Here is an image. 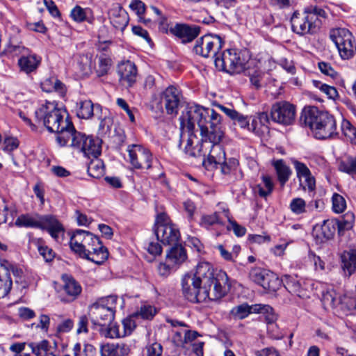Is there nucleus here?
Masks as SVG:
<instances>
[{"label":"nucleus","mask_w":356,"mask_h":356,"mask_svg":"<svg viewBox=\"0 0 356 356\" xmlns=\"http://www.w3.org/2000/svg\"><path fill=\"white\" fill-rule=\"evenodd\" d=\"M179 121V147L186 143L184 153L192 157L204 158L207 155V162L220 165L222 172L228 174L230 168L220 145L224 136L221 115L212 108L188 104L182 111Z\"/></svg>","instance_id":"obj_1"},{"label":"nucleus","mask_w":356,"mask_h":356,"mask_svg":"<svg viewBox=\"0 0 356 356\" xmlns=\"http://www.w3.org/2000/svg\"><path fill=\"white\" fill-rule=\"evenodd\" d=\"M35 116L49 132L56 134V140L60 147L67 146L74 126L66 110L58 108L55 102H46L35 111Z\"/></svg>","instance_id":"obj_2"},{"label":"nucleus","mask_w":356,"mask_h":356,"mask_svg":"<svg viewBox=\"0 0 356 356\" xmlns=\"http://www.w3.org/2000/svg\"><path fill=\"white\" fill-rule=\"evenodd\" d=\"M302 118L316 139L327 140L339 135L336 120L328 112L320 111L316 106H310L304 108Z\"/></svg>","instance_id":"obj_3"},{"label":"nucleus","mask_w":356,"mask_h":356,"mask_svg":"<svg viewBox=\"0 0 356 356\" xmlns=\"http://www.w3.org/2000/svg\"><path fill=\"white\" fill-rule=\"evenodd\" d=\"M193 275L211 289L213 300L220 299L229 290L230 284L227 273L222 270L215 271L209 262L200 261L195 271L193 272Z\"/></svg>","instance_id":"obj_4"},{"label":"nucleus","mask_w":356,"mask_h":356,"mask_svg":"<svg viewBox=\"0 0 356 356\" xmlns=\"http://www.w3.org/2000/svg\"><path fill=\"white\" fill-rule=\"evenodd\" d=\"M322 302L330 306L338 315H353L356 311V296L350 292L337 291L332 286L323 290Z\"/></svg>","instance_id":"obj_5"},{"label":"nucleus","mask_w":356,"mask_h":356,"mask_svg":"<svg viewBox=\"0 0 356 356\" xmlns=\"http://www.w3.org/2000/svg\"><path fill=\"white\" fill-rule=\"evenodd\" d=\"M250 58L247 49H228L222 52L220 57L215 58V65L220 70L229 74L241 73L245 69Z\"/></svg>","instance_id":"obj_6"},{"label":"nucleus","mask_w":356,"mask_h":356,"mask_svg":"<svg viewBox=\"0 0 356 356\" xmlns=\"http://www.w3.org/2000/svg\"><path fill=\"white\" fill-rule=\"evenodd\" d=\"M181 291L184 297L192 303H201L207 300L211 299L212 291L207 286L203 284L193 272H188L184 275L181 279Z\"/></svg>","instance_id":"obj_7"},{"label":"nucleus","mask_w":356,"mask_h":356,"mask_svg":"<svg viewBox=\"0 0 356 356\" xmlns=\"http://www.w3.org/2000/svg\"><path fill=\"white\" fill-rule=\"evenodd\" d=\"M72 134V136L69 137L68 146L82 152L88 158H97L101 154L102 141L99 138L88 136L76 131L75 128Z\"/></svg>","instance_id":"obj_8"},{"label":"nucleus","mask_w":356,"mask_h":356,"mask_svg":"<svg viewBox=\"0 0 356 356\" xmlns=\"http://www.w3.org/2000/svg\"><path fill=\"white\" fill-rule=\"evenodd\" d=\"M154 232L156 236V240L163 245H177L181 238L177 226L172 223L168 216L163 212L156 216Z\"/></svg>","instance_id":"obj_9"},{"label":"nucleus","mask_w":356,"mask_h":356,"mask_svg":"<svg viewBox=\"0 0 356 356\" xmlns=\"http://www.w3.org/2000/svg\"><path fill=\"white\" fill-rule=\"evenodd\" d=\"M121 156L133 169H149L152 165L153 155L150 150L140 144H130Z\"/></svg>","instance_id":"obj_10"},{"label":"nucleus","mask_w":356,"mask_h":356,"mask_svg":"<svg viewBox=\"0 0 356 356\" xmlns=\"http://www.w3.org/2000/svg\"><path fill=\"white\" fill-rule=\"evenodd\" d=\"M108 298L110 296L102 298L90 307V312L96 318L92 322L100 327L99 333L106 338H111V318H109L111 308L106 302Z\"/></svg>","instance_id":"obj_11"},{"label":"nucleus","mask_w":356,"mask_h":356,"mask_svg":"<svg viewBox=\"0 0 356 356\" xmlns=\"http://www.w3.org/2000/svg\"><path fill=\"white\" fill-rule=\"evenodd\" d=\"M330 37L337 47L343 60L352 58L356 52V44L352 33L346 29H332Z\"/></svg>","instance_id":"obj_12"},{"label":"nucleus","mask_w":356,"mask_h":356,"mask_svg":"<svg viewBox=\"0 0 356 356\" xmlns=\"http://www.w3.org/2000/svg\"><path fill=\"white\" fill-rule=\"evenodd\" d=\"M224 42L220 36L213 34H205L199 38L193 47L195 54L204 58L213 55L216 58L218 52L223 47Z\"/></svg>","instance_id":"obj_13"},{"label":"nucleus","mask_w":356,"mask_h":356,"mask_svg":"<svg viewBox=\"0 0 356 356\" xmlns=\"http://www.w3.org/2000/svg\"><path fill=\"white\" fill-rule=\"evenodd\" d=\"M230 313L234 318L241 320L245 318L252 313L266 314V320L268 323H273L277 319L273 309L268 305L255 304L249 305L244 303L233 307Z\"/></svg>","instance_id":"obj_14"},{"label":"nucleus","mask_w":356,"mask_h":356,"mask_svg":"<svg viewBox=\"0 0 356 356\" xmlns=\"http://www.w3.org/2000/svg\"><path fill=\"white\" fill-rule=\"evenodd\" d=\"M249 276L254 282L269 293L277 291L281 286L277 275L266 269L254 268L250 271Z\"/></svg>","instance_id":"obj_15"},{"label":"nucleus","mask_w":356,"mask_h":356,"mask_svg":"<svg viewBox=\"0 0 356 356\" xmlns=\"http://www.w3.org/2000/svg\"><path fill=\"white\" fill-rule=\"evenodd\" d=\"M270 118L274 122L284 126L291 125L295 121L296 107L288 102H276L272 106Z\"/></svg>","instance_id":"obj_16"},{"label":"nucleus","mask_w":356,"mask_h":356,"mask_svg":"<svg viewBox=\"0 0 356 356\" xmlns=\"http://www.w3.org/2000/svg\"><path fill=\"white\" fill-rule=\"evenodd\" d=\"M182 94L179 88L170 86L160 95V102L166 113L177 115L181 104Z\"/></svg>","instance_id":"obj_17"},{"label":"nucleus","mask_w":356,"mask_h":356,"mask_svg":"<svg viewBox=\"0 0 356 356\" xmlns=\"http://www.w3.org/2000/svg\"><path fill=\"white\" fill-rule=\"evenodd\" d=\"M119 83L129 88L134 86L138 78V69L134 63L127 60L121 61L117 66Z\"/></svg>","instance_id":"obj_18"},{"label":"nucleus","mask_w":356,"mask_h":356,"mask_svg":"<svg viewBox=\"0 0 356 356\" xmlns=\"http://www.w3.org/2000/svg\"><path fill=\"white\" fill-rule=\"evenodd\" d=\"M291 163L296 170V177L299 180L300 186L305 191L314 192L316 189V179L312 174L309 168L306 164L296 159H292Z\"/></svg>","instance_id":"obj_19"},{"label":"nucleus","mask_w":356,"mask_h":356,"mask_svg":"<svg viewBox=\"0 0 356 356\" xmlns=\"http://www.w3.org/2000/svg\"><path fill=\"white\" fill-rule=\"evenodd\" d=\"M94 234L88 231L77 229L70 234V247L71 250L80 256H86L85 250L88 242H92Z\"/></svg>","instance_id":"obj_20"},{"label":"nucleus","mask_w":356,"mask_h":356,"mask_svg":"<svg viewBox=\"0 0 356 356\" xmlns=\"http://www.w3.org/2000/svg\"><path fill=\"white\" fill-rule=\"evenodd\" d=\"M170 32L184 44L191 42L201 32L200 26L192 24H175Z\"/></svg>","instance_id":"obj_21"},{"label":"nucleus","mask_w":356,"mask_h":356,"mask_svg":"<svg viewBox=\"0 0 356 356\" xmlns=\"http://www.w3.org/2000/svg\"><path fill=\"white\" fill-rule=\"evenodd\" d=\"M40 229L45 230L56 241H60L65 234V228L56 216L42 215Z\"/></svg>","instance_id":"obj_22"},{"label":"nucleus","mask_w":356,"mask_h":356,"mask_svg":"<svg viewBox=\"0 0 356 356\" xmlns=\"http://www.w3.org/2000/svg\"><path fill=\"white\" fill-rule=\"evenodd\" d=\"M337 222L335 220L327 219L321 224H316L312 232V235L318 243H322L331 239L335 234Z\"/></svg>","instance_id":"obj_23"},{"label":"nucleus","mask_w":356,"mask_h":356,"mask_svg":"<svg viewBox=\"0 0 356 356\" xmlns=\"http://www.w3.org/2000/svg\"><path fill=\"white\" fill-rule=\"evenodd\" d=\"M41 61L42 58L40 56L29 50L28 53L19 57L17 63L21 72L29 74L36 72Z\"/></svg>","instance_id":"obj_24"},{"label":"nucleus","mask_w":356,"mask_h":356,"mask_svg":"<svg viewBox=\"0 0 356 356\" xmlns=\"http://www.w3.org/2000/svg\"><path fill=\"white\" fill-rule=\"evenodd\" d=\"M92 241L94 243L89 254L88 260L95 264H101L108 257V251L97 236H93Z\"/></svg>","instance_id":"obj_25"},{"label":"nucleus","mask_w":356,"mask_h":356,"mask_svg":"<svg viewBox=\"0 0 356 356\" xmlns=\"http://www.w3.org/2000/svg\"><path fill=\"white\" fill-rule=\"evenodd\" d=\"M269 116L267 113L261 112L255 115L251 122L250 131L261 136L269 131Z\"/></svg>","instance_id":"obj_26"},{"label":"nucleus","mask_w":356,"mask_h":356,"mask_svg":"<svg viewBox=\"0 0 356 356\" xmlns=\"http://www.w3.org/2000/svg\"><path fill=\"white\" fill-rule=\"evenodd\" d=\"M165 258L167 262L175 267L179 266L187 259L186 250L181 244L172 245L168 251Z\"/></svg>","instance_id":"obj_27"},{"label":"nucleus","mask_w":356,"mask_h":356,"mask_svg":"<svg viewBox=\"0 0 356 356\" xmlns=\"http://www.w3.org/2000/svg\"><path fill=\"white\" fill-rule=\"evenodd\" d=\"M272 165L275 170L277 181L280 186L283 187L289 180L292 175L291 169L283 159L273 160L272 161Z\"/></svg>","instance_id":"obj_28"},{"label":"nucleus","mask_w":356,"mask_h":356,"mask_svg":"<svg viewBox=\"0 0 356 356\" xmlns=\"http://www.w3.org/2000/svg\"><path fill=\"white\" fill-rule=\"evenodd\" d=\"M29 242L33 245L42 257L46 262H51L56 257L55 252L46 245V242L42 238H32Z\"/></svg>","instance_id":"obj_29"},{"label":"nucleus","mask_w":356,"mask_h":356,"mask_svg":"<svg viewBox=\"0 0 356 356\" xmlns=\"http://www.w3.org/2000/svg\"><path fill=\"white\" fill-rule=\"evenodd\" d=\"M42 215L34 214H22L15 220V225L19 227L36 228L40 229Z\"/></svg>","instance_id":"obj_30"},{"label":"nucleus","mask_w":356,"mask_h":356,"mask_svg":"<svg viewBox=\"0 0 356 356\" xmlns=\"http://www.w3.org/2000/svg\"><path fill=\"white\" fill-rule=\"evenodd\" d=\"M280 282L290 293H295L299 297L304 296L300 280L297 275H284Z\"/></svg>","instance_id":"obj_31"},{"label":"nucleus","mask_w":356,"mask_h":356,"mask_svg":"<svg viewBox=\"0 0 356 356\" xmlns=\"http://www.w3.org/2000/svg\"><path fill=\"white\" fill-rule=\"evenodd\" d=\"M40 86L42 90L46 92H56L63 95L66 91L65 85L54 76L45 79Z\"/></svg>","instance_id":"obj_32"},{"label":"nucleus","mask_w":356,"mask_h":356,"mask_svg":"<svg viewBox=\"0 0 356 356\" xmlns=\"http://www.w3.org/2000/svg\"><path fill=\"white\" fill-rule=\"evenodd\" d=\"M342 268L348 275L356 270V249L345 251L341 254Z\"/></svg>","instance_id":"obj_33"},{"label":"nucleus","mask_w":356,"mask_h":356,"mask_svg":"<svg viewBox=\"0 0 356 356\" xmlns=\"http://www.w3.org/2000/svg\"><path fill=\"white\" fill-rule=\"evenodd\" d=\"M261 183L257 184L254 191L257 193L258 195L261 197H266L270 195L274 188V184L272 178L269 175H263L261 177Z\"/></svg>","instance_id":"obj_34"},{"label":"nucleus","mask_w":356,"mask_h":356,"mask_svg":"<svg viewBox=\"0 0 356 356\" xmlns=\"http://www.w3.org/2000/svg\"><path fill=\"white\" fill-rule=\"evenodd\" d=\"M131 316L129 318H126L122 321L121 325L122 330H120V325L116 323H113V335L115 337H124L131 333L132 330L136 327L135 322L132 319Z\"/></svg>","instance_id":"obj_35"},{"label":"nucleus","mask_w":356,"mask_h":356,"mask_svg":"<svg viewBox=\"0 0 356 356\" xmlns=\"http://www.w3.org/2000/svg\"><path fill=\"white\" fill-rule=\"evenodd\" d=\"M200 225L203 228L211 229L214 226L224 227L225 222L219 216V212H214L211 214L202 216L200 219Z\"/></svg>","instance_id":"obj_36"},{"label":"nucleus","mask_w":356,"mask_h":356,"mask_svg":"<svg viewBox=\"0 0 356 356\" xmlns=\"http://www.w3.org/2000/svg\"><path fill=\"white\" fill-rule=\"evenodd\" d=\"M13 281L10 273L3 267H0V299L6 297L10 291Z\"/></svg>","instance_id":"obj_37"},{"label":"nucleus","mask_w":356,"mask_h":356,"mask_svg":"<svg viewBox=\"0 0 356 356\" xmlns=\"http://www.w3.org/2000/svg\"><path fill=\"white\" fill-rule=\"evenodd\" d=\"M113 135V149H114L120 156L124 152V147H127L126 135L123 129L115 127Z\"/></svg>","instance_id":"obj_38"},{"label":"nucleus","mask_w":356,"mask_h":356,"mask_svg":"<svg viewBox=\"0 0 356 356\" xmlns=\"http://www.w3.org/2000/svg\"><path fill=\"white\" fill-rule=\"evenodd\" d=\"M305 13L306 14L305 22H322L325 19V12L321 8L308 7L305 9Z\"/></svg>","instance_id":"obj_39"},{"label":"nucleus","mask_w":356,"mask_h":356,"mask_svg":"<svg viewBox=\"0 0 356 356\" xmlns=\"http://www.w3.org/2000/svg\"><path fill=\"white\" fill-rule=\"evenodd\" d=\"M72 19L77 22L86 21L90 22L92 20V11L90 8H83L79 6H76L70 13Z\"/></svg>","instance_id":"obj_40"},{"label":"nucleus","mask_w":356,"mask_h":356,"mask_svg":"<svg viewBox=\"0 0 356 356\" xmlns=\"http://www.w3.org/2000/svg\"><path fill=\"white\" fill-rule=\"evenodd\" d=\"M94 158L88 165L87 171L88 175L94 178H99L104 175L105 168L102 160Z\"/></svg>","instance_id":"obj_41"},{"label":"nucleus","mask_w":356,"mask_h":356,"mask_svg":"<svg viewBox=\"0 0 356 356\" xmlns=\"http://www.w3.org/2000/svg\"><path fill=\"white\" fill-rule=\"evenodd\" d=\"M157 309L154 306L150 305H143L138 310L131 314L135 318H140L144 320H152L156 314Z\"/></svg>","instance_id":"obj_42"},{"label":"nucleus","mask_w":356,"mask_h":356,"mask_svg":"<svg viewBox=\"0 0 356 356\" xmlns=\"http://www.w3.org/2000/svg\"><path fill=\"white\" fill-rule=\"evenodd\" d=\"M94 106L90 100L81 101L78 104L76 115L81 119H89L93 115Z\"/></svg>","instance_id":"obj_43"},{"label":"nucleus","mask_w":356,"mask_h":356,"mask_svg":"<svg viewBox=\"0 0 356 356\" xmlns=\"http://www.w3.org/2000/svg\"><path fill=\"white\" fill-rule=\"evenodd\" d=\"M32 353L36 356H46L48 353H51L53 348L47 340H42L38 343L29 344Z\"/></svg>","instance_id":"obj_44"},{"label":"nucleus","mask_w":356,"mask_h":356,"mask_svg":"<svg viewBox=\"0 0 356 356\" xmlns=\"http://www.w3.org/2000/svg\"><path fill=\"white\" fill-rule=\"evenodd\" d=\"M312 83L313 86L326 95L327 98L334 100L339 97L338 91L335 87L331 86L318 80H314Z\"/></svg>","instance_id":"obj_45"},{"label":"nucleus","mask_w":356,"mask_h":356,"mask_svg":"<svg viewBox=\"0 0 356 356\" xmlns=\"http://www.w3.org/2000/svg\"><path fill=\"white\" fill-rule=\"evenodd\" d=\"M65 292L74 299L81 292V286L80 284L72 277H69L65 281L64 284Z\"/></svg>","instance_id":"obj_46"},{"label":"nucleus","mask_w":356,"mask_h":356,"mask_svg":"<svg viewBox=\"0 0 356 356\" xmlns=\"http://www.w3.org/2000/svg\"><path fill=\"white\" fill-rule=\"evenodd\" d=\"M291 28L293 32L303 35L305 34H314L315 33L318 27L316 24H290Z\"/></svg>","instance_id":"obj_47"},{"label":"nucleus","mask_w":356,"mask_h":356,"mask_svg":"<svg viewBox=\"0 0 356 356\" xmlns=\"http://www.w3.org/2000/svg\"><path fill=\"white\" fill-rule=\"evenodd\" d=\"M73 356H95L96 348L90 343H86L82 348L80 343H76L72 348Z\"/></svg>","instance_id":"obj_48"},{"label":"nucleus","mask_w":356,"mask_h":356,"mask_svg":"<svg viewBox=\"0 0 356 356\" xmlns=\"http://www.w3.org/2000/svg\"><path fill=\"white\" fill-rule=\"evenodd\" d=\"M130 8L138 17V22H151L150 18L145 19L144 15L145 13V5L140 0H134L129 5Z\"/></svg>","instance_id":"obj_49"},{"label":"nucleus","mask_w":356,"mask_h":356,"mask_svg":"<svg viewBox=\"0 0 356 356\" xmlns=\"http://www.w3.org/2000/svg\"><path fill=\"white\" fill-rule=\"evenodd\" d=\"M336 221L337 222V228H338L339 232L344 230H349L353 227L355 216L351 212H347L341 218V219Z\"/></svg>","instance_id":"obj_50"},{"label":"nucleus","mask_w":356,"mask_h":356,"mask_svg":"<svg viewBox=\"0 0 356 356\" xmlns=\"http://www.w3.org/2000/svg\"><path fill=\"white\" fill-rule=\"evenodd\" d=\"M341 131L343 134L351 143L356 145V127L348 120H343L341 122Z\"/></svg>","instance_id":"obj_51"},{"label":"nucleus","mask_w":356,"mask_h":356,"mask_svg":"<svg viewBox=\"0 0 356 356\" xmlns=\"http://www.w3.org/2000/svg\"><path fill=\"white\" fill-rule=\"evenodd\" d=\"M289 209L296 215H300L307 211L306 202L300 197H296L291 200Z\"/></svg>","instance_id":"obj_52"},{"label":"nucleus","mask_w":356,"mask_h":356,"mask_svg":"<svg viewBox=\"0 0 356 356\" xmlns=\"http://www.w3.org/2000/svg\"><path fill=\"white\" fill-rule=\"evenodd\" d=\"M319 70L324 75L330 77L333 80L340 79V74L337 72L330 63L320 61L318 63Z\"/></svg>","instance_id":"obj_53"},{"label":"nucleus","mask_w":356,"mask_h":356,"mask_svg":"<svg viewBox=\"0 0 356 356\" xmlns=\"http://www.w3.org/2000/svg\"><path fill=\"white\" fill-rule=\"evenodd\" d=\"M339 170L349 175L356 173V156H350L347 159L340 161Z\"/></svg>","instance_id":"obj_54"},{"label":"nucleus","mask_w":356,"mask_h":356,"mask_svg":"<svg viewBox=\"0 0 356 356\" xmlns=\"http://www.w3.org/2000/svg\"><path fill=\"white\" fill-rule=\"evenodd\" d=\"M29 49L21 44H13L10 41L6 48V54L9 56H22V54L28 53Z\"/></svg>","instance_id":"obj_55"},{"label":"nucleus","mask_w":356,"mask_h":356,"mask_svg":"<svg viewBox=\"0 0 356 356\" xmlns=\"http://www.w3.org/2000/svg\"><path fill=\"white\" fill-rule=\"evenodd\" d=\"M332 211L336 213H341L344 211L346 208V202L344 197L338 194L334 193L332 197Z\"/></svg>","instance_id":"obj_56"},{"label":"nucleus","mask_w":356,"mask_h":356,"mask_svg":"<svg viewBox=\"0 0 356 356\" xmlns=\"http://www.w3.org/2000/svg\"><path fill=\"white\" fill-rule=\"evenodd\" d=\"M9 214L13 218V211L8 207L5 198L0 195V225L8 221Z\"/></svg>","instance_id":"obj_57"},{"label":"nucleus","mask_w":356,"mask_h":356,"mask_svg":"<svg viewBox=\"0 0 356 356\" xmlns=\"http://www.w3.org/2000/svg\"><path fill=\"white\" fill-rule=\"evenodd\" d=\"M226 228L228 231L232 230L234 234L238 237L243 236L246 233L245 227L239 225L234 218L228 220V225Z\"/></svg>","instance_id":"obj_58"},{"label":"nucleus","mask_w":356,"mask_h":356,"mask_svg":"<svg viewBox=\"0 0 356 356\" xmlns=\"http://www.w3.org/2000/svg\"><path fill=\"white\" fill-rule=\"evenodd\" d=\"M145 249L154 257L160 255L162 253V247L157 240L147 241L145 243Z\"/></svg>","instance_id":"obj_59"},{"label":"nucleus","mask_w":356,"mask_h":356,"mask_svg":"<svg viewBox=\"0 0 356 356\" xmlns=\"http://www.w3.org/2000/svg\"><path fill=\"white\" fill-rule=\"evenodd\" d=\"M19 142L17 138L8 136L4 138L3 150L5 152L10 153L17 149Z\"/></svg>","instance_id":"obj_60"},{"label":"nucleus","mask_w":356,"mask_h":356,"mask_svg":"<svg viewBox=\"0 0 356 356\" xmlns=\"http://www.w3.org/2000/svg\"><path fill=\"white\" fill-rule=\"evenodd\" d=\"M111 65V59L109 57H104L102 56H99V61L98 69L97 70V73L99 76H102L107 74L108 70L110 69Z\"/></svg>","instance_id":"obj_61"},{"label":"nucleus","mask_w":356,"mask_h":356,"mask_svg":"<svg viewBox=\"0 0 356 356\" xmlns=\"http://www.w3.org/2000/svg\"><path fill=\"white\" fill-rule=\"evenodd\" d=\"M232 120H234L235 124H238L241 128L248 129V130L250 131L251 124H250L248 116L237 112V115H234V118H232Z\"/></svg>","instance_id":"obj_62"},{"label":"nucleus","mask_w":356,"mask_h":356,"mask_svg":"<svg viewBox=\"0 0 356 356\" xmlns=\"http://www.w3.org/2000/svg\"><path fill=\"white\" fill-rule=\"evenodd\" d=\"M148 13L152 15H154L155 17L154 19H151L152 21H157L158 22H165L168 19V17L165 13H163L160 9L158 8L152 6L149 7Z\"/></svg>","instance_id":"obj_63"},{"label":"nucleus","mask_w":356,"mask_h":356,"mask_svg":"<svg viewBox=\"0 0 356 356\" xmlns=\"http://www.w3.org/2000/svg\"><path fill=\"white\" fill-rule=\"evenodd\" d=\"M17 314L23 321H29L35 316V312L26 307H20L18 308Z\"/></svg>","instance_id":"obj_64"}]
</instances>
